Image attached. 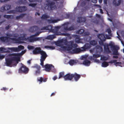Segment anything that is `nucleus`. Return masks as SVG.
<instances>
[{
	"mask_svg": "<svg viewBox=\"0 0 124 124\" xmlns=\"http://www.w3.org/2000/svg\"><path fill=\"white\" fill-rule=\"evenodd\" d=\"M91 64V61L87 60H84L83 62V64L86 66H89Z\"/></svg>",
	"mask_w": 124,
	"mask_h": 124,
	"instance_id": "obj_23",
	"label": "nucleus"
},
{
	"mask_svg": "<svg viewBox=\"0 0 124 124\" xmlns=\"http://www.w3.org/2000/svg\"><path fill=\"white\" fill-rule=\"evenodd\" d=\"M43 78L42 77H40L38 78L37 80L39 81L40 82V83H41L43 82Z\"/></svg>",
	"mask_w": 124,
	"mask_h": 124,
	"instance_id": "obj_52",
	"label": "nucleus"
},
{
	"mask_svg": "<svg viewBox=\"0 0 124 124\" xmlns=\"http://www.w3.org/2000/svg\"><path fill=\"white\" fill-rule=\"evenodd\" d=\"M4 17L6 18L9 19L10 18H13V16L11 15H5L4 16Z\"/></svg>",
	"mask_w": 124,
	"mask_h": 124,
	"instance_id": "obj_38",
	"label": "nucleus"
},
{
	"mask_svg": "<svg viewBox=\"0 0 124 124\" xmlns=\"http://www.w3.org/2000/svg\"><path fill=\"white\" fill-rule=\"evenodd\" d=\"M11 6L10 5L5 4L1 8V9L3 11L8 10L10 9Z\"/></svg>",
	"mask_w": 124,
	"mask_h": 124,
	"instance_id": "obj_16",
	"label": "nucleus"
},
{
	"mask_svg": "<svg viewBox=\"0 0 124 124\" xmlns=\"http://www.w3.org/2000/svg\"><path fill=\"white\" fill-rule=\"evenodd\" d=\"M49 28H51V25H48L46 26H44L42 27L41 29V30H49Z\"/></svg>",
	"mask_w": 124,
	"mask_h": 124,
	"instance_id": "obj_30",
	"label": "nucleus"
},
{
	"mask_svg": "<svg viewBox=\"0 0 124 124\" xmlns=\"http://www.w3.org/2000/svg\"><path fill=\"white\" fill-rule=\"evenodd\" d=\"M109 45L113 49H115V48H116V47H117V46H115L112 43L109 44Z\"/></svg>",
	"mask_w": 124,
	"mask_h": 124,
	"instance_id": "obj_44",
	"label": "nucleus"
},
{
	"mask_svg": "<svg viewBox=\"0 0 124 124\" xmlns=\"http://www.w3.org/2000/svg\"><path fill=\"white\" fill-rule=\"evenodd\" d=\"M0 39L3 42H8L10 39L16 41H18V40L16 38H10L7 37H1L0 38Z\"/></svg>",
	"mask_w": 124,
	"mask_h": 124,
	"instance_id": "obj_6",
	"label": "nucleus"
},
{
	"mask_svg": "<svg viewBox=\"0 0 124 124\" xmlns=\"http://www.w3.org/2000/svg\"><path fill=\"white\" fill-rule=\"evenodd\" d=\"M90 44L91 45L95 46L97 44V42L95 40H93L90 42Z\"/></svg>",
	"mask_w": 124,
	"mask_h": 124,
	"instance_id": "obj_36",
	"label": "nucleus"
},
{
	"mask_svg": "<svg viewBox=\"0 0 124 124\" xmlns=\"http://www.w3.org/2000/svg\"><path fill=\"white\" fill-rule=\"evenodd\" d=\"M8 89L5 87H3L1 89V90H3L4 91H5Z\"/></svg>",
	"mask_w": 124,
	"mask_h": 124,
	"instance_id": "obj_62",
	"label": "nucleus"
},
{
	"mask_svg": "<svg viewBox=\"0 0 124 124\" xmlns=\"http://www.w3.org/2000/svg\"><path fill=\"white\" fill-rule=\"evenodd\" d=\"M73 74H71L69 73L64 76L63 77V78L65 80H71L73 79Z\"/></svg>",
	"mask_w": 124,
	"mask_h": 124,
	"instance_id": "obj_10",
	"label": "nucleus"
},
{
	"mask_svg": "<svg viewBox=\"0 0 124 124\" xmlns=\"http://www.w3.org/2000/svg\"><path fill=\"white\" fill-rule=\"evenodd\" d=\"M55 37L56 36L55 35H53L48 36L47 37V38L48 39L52 40L54 38H55Z\"/></svg>",
	"mask_w": 124,
	"mask_h": 124,
	"instance_id": "obj_35",
	"label": "nucleus"
},
{
	"mask_svg": "<svg viewBox=\"0 0 124 124\" xmlns=\"http://www.w3.org/2000/svg\"><path fill=\"white\" fill-rule=\"evenodd\" d=\"M42 51L40 47H36L35 48L33 51V53L35 55L39 54H40Z\"/></svg>",
	"mask_w": 124,
	"mask_h": 124,
	"instance_id": "obj_11",
	"label": "nucleus"
},
{
	"mask_svg": "<svg viewBox=\"0 0 124 124\" xmlns=\"http://www.w3.org/2000/svg\"><path fill=\"white\" fill-rule=\"evenodd\" d=\"M115 49H113L114 50L113 51V54L114 55H118L119 54L118 53L117 50L119 49V48L118 46Z\"/></svg>",
	"mask_w": 124,
	"mask_h": 124,
	"instance_id": "obj_27",
	"label": "nucleus"
},
{
	"mask_svg": "<svg viewBox=\"0 0 124 124\" xmlns=\"http://www.w3.org/2000/svg\"><path fill=\"white\" fill-rule=\"evenodd\" d=\"M34 37L35 36L33 35H31L30 37L27 38V39L31 42H32L34 41Z\"/></svg>",
	"mask_w": 124,
	"mask_h": 124,
	"instance_id": "obj_25",
	"label": "nucleus"
},
{
	"mask_svg": "<svg viewBox=\"0 0 124 124\" xmlns=\"http://www.w3.org/2000/svg\"><path fill=\"white\" fill-rule=\"evenodd\" d=\"M77 63L76 61L74 60H70L69 62V63L70 65L72 66L76 64Z\"/></svg>",
	"mask_w": 124,
	"mask_h": 124,
	"instance_id": "obj_26",
	"label": "nucleus"
},
{
	"mask_svg": "<svg viewBox=\"0 0 124 124\" xmlns=\"http://www.w3.org/2000/svg\"><path fill=\"white\" fill-rule=\"evenodd\" d=\"M78 47V45L74 44L73 41H70L68 42L66 46H63L62 48L64 50L67 51H70L74 48L72 50L71 53L72 54H78L83 51L82 49L77 48Z\"/></svg>",
	"mask_w": 124,
	"mask_h": 124,
	"instance_id": "obj_1",
	"label": "nucleus"
},
{
	"mask_svg": "<svg viewBox=\"0 0 124 124\" xmlns=\"http://www.w3.org/2000/svg\"><path fill=\"white\" fill-rule=\"evenodd\" d=\"M84 30L83 29H81L79 30L77 32V33L79 34H82L84 31Z\"/></svg>",
	"mask_w": 124,
	"mask_h": 124,
	"instance_id": "obj_40",
	"label": "nucleus"
},
{
	"mask_svg": "<svg viewBox=\"0 0 124 124\" xmlns=\"http://www.w3.org/2000/svg\"><path fill=\"white\" fill-rule=\"evenodd\" d=\"M89 47L88 46V45L87 44H85L84 46L81 47V48L82 49V51L85 50L86 49H88Z\"/></svg>",
	"mask_w": 124,
	"mask_h": 124,
	"instance_id": "obj_29",
	"label": "nucleus"
},
{
	"mask_svg": "<svg viewBox=\"0 0 124 124\" xmlns=\"http://www.w3.org/2000/svg\"><path fill=\"white\" fill-rule=\"evenodd\" d=\"M68 28L67 26L64 27V29L66 31H68Z\"/></svg>",
	"mask_w": 124,
	"mask_h": 124,
	"instance_id": "obj_63",
	"label": "nucleus"
},
{
	"mask_svg": "<svg viewBox=\"0 0 124 124\" xmlns=\"http://www.w3.org/2000/svg\"><path fill=\"white\" fill-rule=\"evenodd\" d=\"M0 52L2 53H7L8 52V51H6V48L3 47H1L0 48Z\"/></svg>",
	"mask_w": 124,
	"mask_h": 124,
	"instance_id": "obj_31",
	"label": "nucleus"
},
{
	"mask_svg": "<svg viewBox=\"0 0 124 124\" xmlns=\"http://www.w3.org/2000/svg\"><path fill=\"white\" fill-rule=\"evenodd\" d=\"M26 52L25 50H24L21 51L20 53H14L11 54V55L13 56H18L20 58L21 56L24 54Z\"/></svg>",
	"mask_w": 124,
	"mask_h": 124,
	"instance_id": "obj_13",
	"label": "nucleus"
},
{
	"mask_svg": "<svg viewBox=\"0 0 124 124\" xmlns=\"http://www.w3.org/2000/svg\"><path fill=\"white\" fill-rule=\"evenodd\" d=\"M112 3L115 6H117L120 5L121 1V0H113Z\"/></svg>",
	"mask_w": 124,
	"mask_h": 124,
	"instance_id": "obj_17",
	"label": "nucleus"
},
{
	"mask_svg": "<svg viewBox=\"0 0 124 124\" xmlns=\"http://www.w3.org/2000/svg\"><path fill=\"white\" fill-rule=\"evenodd\" d=\"M6 35L7 37H13V35L10 33H8L6 34Z\"/></svg>",
	"mask_w": 124,
	"mask_h": 124,
	"instance_id": "obj_57",
	"label": "nucleus"
},
{
	"mask_svg": "<svg viewBox=\"0 0 124 124\" xmlns=\"http://www.w3.org/2000/svg\"><path fill=\"white\" fill-rule=\"evenodd\" d=\"M27 48L29 50H32L34 49V47L31 46L29 45L28 46Z\"/></svg>",
	"mask_w": 124,
	"mask_h": 124,
	"instance_id": "obj_45",
	"label": "nucleus"
},
{
	"mask_svg": "<svg viewBox=\"0 0 124 124\" xmlns=\"http://www.w3.org/2000/svg\"><path fill=\"white\" fill-rule=\"evenodd\" d=\"M111 30L109 29H108L106 31V32H108V34L109 35L111 34Z\"/></svg>",
	"mask_w": 124,
	"mask_h": 124,
	"instance_id": "obj_48",
	"label": "nucleus"
},
{
	"mask_svg": "<svg viewBox=\"0 0 124 124\" xmlns=\"http://www.w3.org/2000/svg\"><path fill=\"white\" fill-rule=\"evenodd\" d=\"M40 54L41 55L40 59L45 60L46 57L47 56L46 52L43 50L42 51Z\"/></svg>",
	"mask_w": 124,
	"mask_h": 124,
	"instance_id": "obj_18",
	"label": "nucleus"
},
{
	"mask_svg": "<svg viewBox=\"0 0 124 124\" xmlns=\"http://www.w3.org/2000/svg\"><path fill=\"white\" fill-rule=\"evenodd\" d=\"M48 3L46 4V6L45 8H47V9L49 11L51 10L57 8V7L55 5V2L54 1H52L49 2L47 1Z\"/></svg>",
	"mask_w": 124,
	"mask_h": 124,
	"instance_id": "obj_3",
	"label": "nucleus"
},
{
	"mask_svg": "<svg viewBox=\"0 0 124 124\" xmlns=\"http://www.w3.org/2000/svg\"><path fill=\"white\" fill-rule=\"evenodd\" d=\"M10 27V25H9L5 27V29L6 30H8L9 29Z\"/></svg>",
	"mask_w": 124,
	"mask_h": 124,
	"instance_id": "obj_61",
	"label": "nucleus"
},
{
	"mask_svg": "<svg viewBox=\"0 0 124 124\" xmlns=\"http://www.w3.org/2000/svg\"><path fill=\"white\" fill-rule=\"evenodd\" d=\"M74 37L75 38V42L77 43H80V37L77 35H75L74 36Z\"/></svg>",
	"mask_w": 124,
	"mask_h": 124,
	"instance_id": "obj_24",
	"label": "nucleus"
},
{
	"mask_svg": "<svg viewBox=\"0 0 124 124\" xmlns=\"http://www.w3.org/2000/svg\"><path fill=\"white\" fill-rule=\"evenodd\" d=\"M64 72H60L59 73V79H60L61 78L63 77L64 76Z\"/></svg>",
	"mask_w": 124,
	"mask_h": 124,
	"instance_id": "obj_39",
	"label": "nucleus"
},
{
	"mask_svg": "<svg viewBox=\"0 0 124 124\" xmlns=\"http://www.w3.org/2000/svg\"><path fill=\"white\" fill-rule=\"evenodd\" d=\"M32 68L36 69L37 70L35 71L34 74L36 75H38L40 74V70L41 67L40 66L37 64H36L33 66L31 67Z\"/></svg>",
	"mask_w": 124,
	"mask_h": 124,
	"instance_id": "obj_7",
	"label": "nucleus"
},
{
	"mask_svg": "<svg viewBox=\"0 0 124 124\" xmlns=\"http://www.w3.org/2000/svg\"><path fill=\"white\" fill-rule=\"evenodd\" d=\"M108 58L104 56H101V59L103 61H107L108 59Z\"/></svg>",
	"mask_w": 124,
	"mask_h": 124,
	"instance_id": "obj_42",
	"label": "nucleus"
},
{
	"mask_svg": "<svg viewBox=\"0 0 124 124\" xmlns=\"http://www.w3.org/2000/svg\"><path fill=\"white\" fill-rule=\"evenodd\" d=\"M109 45L107 44L104 46V48L105 51L106 52H109L110 51L109 48Z\"/></svg>",
	"mask_w": 124,
	"mask_h": 124,
	"instance_id": "obj_33",
	"label": "nucleus"
},
{
	"mask_svg": "<svg viewBox=\"0 0 124 124\" xmlns=\"http://www.w3.org/2000/svg\"><path fill=\"white\" fill-rule=\"evenodd\" d=\"M15 58H14V56L10 58L6 59V65L7 66H10L13 63L14 60H15Z\"/></svg>",
	"mask_w": 124,
	"mask_h": 124,
	"instance_id": "obj_8",
	"label": "nucleus"
},
{
	"mask_svg": "<svg viewBox=\"0 0 124 124\" xmlns=\"http://www.w3.org/2000/svg\"><path fill=\"white\" fill-rule=\"evenodd\" d=\"M45 60H44V59H40V62H41V63H40V65L42 66H44V61H45Z\"/></svg>",
	"mask_w": 124,
	"mask_h": 124,
	"instance_id": "obj_49",
	"label": "nucleus"
},
{
	"mask_svg": "<svg viewBox=\"0 0 124 124\" xmlns=\"http://www.w3.org/2000/svg\"><path fill=\"white\" fill-rule=\"evenodd\" d=\"M37 4L35 3H30L29 4V6L32 7H35L36 5Z\"/></svg>",
	"mask_w": 124,
	"mask_h": 124,
	"instance_id": "obj_50",
	"label": "nucleus"
},
{
	"mask_svg": "<svg viewBox=\"0 0 124 124\" xmlns=\"http://www.w3.org/2000/svg\"><path fill=\"white\" fill-rule=\"evenodd\" d=\"M16 9L17 12H22L26 10L27 8L25 6L17 7L16 8Z\"/></svg>",
	"mask_w": 124,
	"mask_h": 124,
	"instance_id": "obj_9",
	"label": "nucleus"
},
{
	"mask_svg": "<svg viewBox=\"0 0 124 124\" xmlns=\"http://www.w3.org/2000/svg\"><path fill=\"white\" fill-rule=\"evenodd\" d=\"M105 40H100V41H99V44L101 46H103L104 45L103 42Z\"/></svg>",
	"mask_w": 124,
	"mask_h": 124,
	"instance_id": "obj_47",
	"label": "nucleus"
},
{
	"mask_svg": "<svg viewBox=\"0 0 124 124\" xmlns=\"http://www.w3.org/2000/svg\"><path fill=\"white\" fill-rule=\"evenodd\" d=\"M41 33V32H37L33 35L35 37L36 36H38Z\"/></svg>",
	"mask_w": 124,
	"mask_h": 124,
	"instance_id": "obj_59",
	"label": "nucleus"
},
{
	"mask_svg": "<svg viewBox=\"0 0 124 124\" xmlns=\"http://www.w3.org/2000/svg\"><path fill=\"white\" fill-rule=\"evenodd\" d=\"M109 64L108 62H106L104 61L102 63V67H106L108 66Z\"/></svg>",
	"mask_w": 124,
	"mask_h": 124,
	"instance_id": "obj_32",
	"label": "nucleus"
},
{
	"mask_svg": "<svg viewBox=\"0 0 124 124\" xmlns=\"http://www.w3.org/2000/svg\"><path fill=\"white\" fill-rule=\"evenodd\" d=\"M116 61H117L116 60H111L108 62V63H115V62H116Z\"/></svg>",
	"mask_w": 124,
	"mask_h": 124,
	"instance_id": "obj_54",
	"label": "nucleus"
},
{
	"mask_svg": "<svg viewBox=\"0 0 124 124\" xmlns=\"http://www.w3.org/2000/svg\"><path fill=\"white\" fill-rule=\"evenodd\" d=\"M26 36V34H23V36L21 37L22 40H27V39L25 37Z\"/></svg>",
	"mask_w": 124,
	"mask_h": 124,
	"instance_id": "obj_43",
	"label": "nucleus"
},
{
	"mask_svg": "<svg viewBox=\"0 0 124 124\" xmlns=\"http://www.w3.org/2000/svg\"><path fill=\"white\" fill-rule=\"evenodd\" d=\"M14 58H15V59L14 60V61H15L16 62V66L17 64L18 63V62L20 61V57L15 56H14Z\"/></svg>",
	"mask_w": 124,
	"mask_h": 124,
	"instance_id": "obj_28",
	"label": "nucleus"
},
{
	"mask_svg": "<svg viewBox=\"0 0 124 124\" xmlns=\"http://www.w3.org/2000/svg\"><path fill=\"white\" fill-rule=\"evenodd\" d=\"M25 15V14H21L20 15L17 16L16 17V19L17 20H19L21 18H22Z\"/></svg>",
	"mask_w": 124,
	"mask_h": 124,
	"instance_id": "obj_34",
	"label": "nucleus"
},
{
	"mask_svg": "<svg viewBox=\"0 0 124 124\" xmlns=\"http://www.w3.org/2000/svg\"><path fill=\"white\" fill-rule=\"evenodd\" d=\"M10 0H0V2H1L3 3V2H6L9 1Z\"/></svg>",
	"mask_w": 124,
	"mask_h": 124,
	"instance_id": "obj_60",
	"label": "nucleus"
},
{
	"mask_svg": "<svg viewBox=\"0 0 124 124\" xmlns=\"http://www.w3.org/2000/svg\"><path fill=\"white\" fill-rule=\"evenodd\" d=\"M50 16L46 14H43L41 17V19L42 20H46L47 18H49Z\"/></svg>",
	"mask_w": 124,
	"mask_h": 124,
	"instance_id": "obj_22",
	"label": "nucleus"
},
{
	"mask_svg": "<svg viewBox=\"0 0 124 124\" xmlns=\"http://www.w3.org/2000/svg\"><path fill=\"white\" fill-rule=\"evenodd\" d=\"M101 56V55L100 54H94L93 55V57L94 58H98L100 57Z\"/></svg>",
	"mask_w": 124,
	"mask_h": 124,
	"instance_id": "obj_46",
	"label": "nucleus"
},
{
	"mask_svg": "<svg viewBox=\"0 0 124 124\" xmlns=\"http://www.w3.org/2000/svg\"><path fill=\"white\" fill-rule=\"evenodd\" d=\"M46 71H49L51 70L52 67L54 68V66H53L52 64H46L45 66Z\"/></svg>",
	"mask_w": 124,
	"mask_h": 124,
	"instance_id": "obj_19",
	"label": "nucleus"
},
{
	"mask_svg": "<svg viewBox=\"0 0 124 124\" xmlns=\"http://www.w3.org/2000/svg\"><path fill=\"white\" fill-rule=\"evenodd\" d=\"M30 2H34L37 1V0H28ZM20 3L26 5L27 3L26 0H21L20 1Z\"/></svg>",
	"mask_w": 124,
	"mask_h": 124,
	"instance_id": "obj_21",
	"label": "nucleus"
},
{
	"mask_svg": "<svg viewBox=\"0 0 124 124\" xmlns=\"http://www.w3.org/2000/svg\"><path fill=\"white\" fill-rule=\"evenodd\" d=\"M96 47L97 49H100V50H101V51H102V47H101L100 46L98 45L96 46Z\"/></svg>",
	"mask_w": 124,
	"mask_h": 124,
	"instance_id": "obj_53",
	"label": "nucleus"
},
{
	"mask_svg": "<svg viewBox=\"0 0 124 124\" xmlns=\"http://www.w3.org/2000/svg\"><path fill=\"white\" fill-rule=\"evenodd\" d=\"M92 21L93 23L96 24H98V21L96 19L94 20V19H92Z\"/></svg>",
	"mask_w": 124,
	"mask_h": 124,
	"instance_id": "obj_51",
	"label": "nucleus"
},
{
	"mask_svg": "<svg viewBox=\"0 0 124 124\" xmlns=\"http://www.w3.org/2000/svg\"><path fill=\"white\" fill-rule=\"evenodd\" d=\"M91 2L93 3H96L97 2V0H91Z\"/></svg>",
	"mask_w": 124,
	"mask_h": 124,
	"instance_id": "obj_64",
	"label": "nucleus"
},
{
	"mask_svg": "<svg viewBox=\"0 0 124 124\" xmlns=\"http://www.w3.org/2000/svg\"><path fill=\"white\" fill-rule=\"evenodd\" d=\"M24 47L23 46L20 45L18 47H8V50H11L12 51L18 52L24 49Z\"/></svg>",
	"mask_w": 124,
	"mask_h": 124,
	"instance_id": "obj_5",
	"label": "nucleus"
},
{
	"mask_svg": "<svg viewBox=\"0 0 124 124\" xmlns=\"http://www.w3.org/2000/svg\"><path fill=\"white\" fill-rule=\"evenodd\" d=\"M29 71V69L28 68L22 64V66L18 70V72L19 73L25 74L28 73Z\"/></svg>",
	"mask_w": 124,
	"mask_h": 124,
	"instance_id": "obj_4",
	"label": "nucleus"
},
{
	"mask_svg": "<svg viewBox=\"0 0 124 124\" xmlns=\"http://www.w3.org/2000/svg\"><path fill=\"white\" fill-rule=\"evenodd\" d=\"M97 36L100 40H106V38L104 34H99Z\"/></svg>",
	"mask_w": 124,
	"mask_h": 124,
	"instance_id": "obj_20",
	"label": "nucleus"
},
{
	"mask_svg": "<svg viewBox=\"0 0 124 124\" xmlns=\"http://www.w3.org/2000/svg\"><path fill=\"white\" fill-rule=\"evenodd\" d=\"M51 28H49V31L50 32H52L54 33L55 35H61L65 36H69L70 34L68 33H61L60 32H58V29L59 27H55L54 29H53V26L51 25Z\"/></svg>",
	"mask_w": 124,
	"mask_h": 124,
	"instance_id": "obj_2",
	"label": "nucleus"
},
{
	"mask_svg": "<svg viewBox=\"0 0 124 124\" xmlns=\"http://www.w3.org/2000/svg\"><path fill=\"white\" fill-rule=\"evenodd\" d=\"M74 28L73 26H71L68 28V31H71L74 30Z\"/></svg>",
	"mask_w": 124,
	"mask_h": 124,
	"instance_id": "obj_55",
	"label": "nucleus"
},
{
	"mask_svg": "<svg viewBox=\"0 0 124 124\" xmlns=\"http://www.w3.org/2000/svg\"><path fill=\"white\" fill-rule=\"evenodd\" d=\"M58 20H51V19H48L47 20V21L51 23H55L57 22Z\"/></svg>",
	"mask_w": 124,
	"mask_h": 124,
	"instance_id": "obj_37",
	"label": "nucleus"
},
{
	"mask_svg": "<svg viewBox=\"0 0 124 124\" xmlns=\"http://www.w3.org/2000/svg\"><path fill=\"white\" fill-rule=\"evenodd\" d=\"M40 40V38L39 37L35 38L34 37V41H35L38 40Z\"/></svg>",
	"mask_w": 124,
	"mask_h": 124,
	"instance_id": "obj_58",
	"label": "nucleus"
},
{
	"mask_svg": "<svg viewBox=\"0 0 124 124\" xmlns=\"http://www.w3.org/2000/svg\"><path fill=\"white\" fill-rule=\"evenodd\" d=\"M39 30V28L38 26H35L31 27L29 29V31L31 32H34Z\"/></svg>",
	"mask_w": 124,
	"mask_h": 124,
	"instance_id": "obj_12",
	"label": "nucleus"
},
{
	"mask_svg": "<svg viewBox=\"0 0 124 124\" xmlns=\"http://www.w3.org/2000/svg\"><path fill=\"white\" fill-rule=\"evenodd\" d=\"M5 57V56L3 55L0 54V60H1L4 58Z\"/></svg>",
	"mask_w": 124,
	"mask_h": 124,
	"instance_id": "obj_56",
	"label": "nucleus"
},
{
	"mask_svg": "<svg viewBox=\"0 0 124 124\" xmlns=\"http://www.w3.org/2000/svg\"><path fill=\"white\" fill-rule=\"evenodd\" d=\"M81 76L80 75L75 73L73 74V78H74L75 81H77L81 78Z\"/></svg>",
	"mask_w": 124,
	"mask_h": 124,
	"instance_id": "obj_15",
	"label": "nucleus"
},
{
	"mask_svg": "<svg viewBox=\"0 0 124 124\" xmlns=\"http://www.w3.org/2000/svg\"><path fill=\"white\" fill-rule=\"evenodd\" d=\"M86 21V19L85 17H78L77 21L78 23H85Z\"/></svg>",
	"mask_w": 124,
	"mask_h": 124,
	"instance_id": "obj_14",
	"label": "nucleus"
},
{
	"mask_svg": "<svg viewBox=\"0 0 124 124\" xmlns=\"http://www.w3.org/2000/svg\"><path fill=\"white\" fill-rule=\"evenodd\" d=\"M44 47L46 48H49L50 49H51L52 50L54 49H55V47L54 46H44Z\"/></svg>",
	"mask_w": 124,
	"mask_h": 124,
	"instance_id": "obj_41",
	"label": "nucleus"
}]
</instances>
